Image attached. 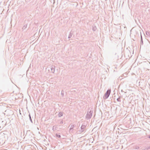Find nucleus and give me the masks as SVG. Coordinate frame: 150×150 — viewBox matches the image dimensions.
Listing matches in <instances>:
<instances>
[{
	"mask_svg": "<svg viewBox=\"0 0 150 150\" xmlns=\"http://www.w3.org/2000/svg\"><path fill=\"white\" fill-rule=\"evenodd\" d=\"M148 138H149L150 139V135L148 136Z\"/></svg>",
	"mask_w": 150,
	"mask_h": 150,
	"instance_id": "412c9836",
	"label": "nucleus"
},
{
	"mask_svg": "<svg viewBox=\"0 0 150 150\" xmlns=\"http://www.w3.org/2000/svg\"><path fill=\"white\" fill-rule=\"evenodd\" d=\"M29 119H30V121L32 123H33V121H32V119H31V116H30V114H29Z\"/></svg>",
	"mask_w": 150,
	"mask_h": 150,
	"instance_id": "ddd939ff",
	"label": "nucleus"
},
{
	"mask_svg": "<svg viewBox=\"0 0 150 150\" xmlns=\"http://www.w3.org/2000/svg\"><path fill=\"white\" fill-rule=\"evenodd\" d=\"M73 32L71 30L68 36V38H71L73 34Z\"/></svg>",
	"mask_w": 150,
	"mask_h": 150,
	"instance_id": "423d86ee",
	"label": "nucleus"
},
{
	"mask_svg": "<svg viewBox=\"0 0 150 150\" xmlns=\"http://www.w3.org/2000/svg\"><path fill=\"white\" fill-rule=\"evenodd\" d=\"M111 92V90L110 89H108L107 92L105 94V95L103 97L104 99H107L109 96Z\"/></svg>",
	"mask_w": 150,
	"mask_h": 150,
	"instance_id": "f03ea898",
	"label": "nucleus"
},
{
	"mask_svg": "<svg viewBox=\"0 0 150 150\" xmlns=\"http://www.w3.org/2000/svg\"><path fill=\"white\" fill-rule=\"evenodd\" d=\"M122 57H121L120 58V59H121V58H122Z\"/></svg>",
	"mask_w": 150,
	"mask_h": 150,
	"instance_id": "cd10ccee",
	"label": "nucleus"
},
{
	"mask_svg": "<svg viewBox=\"0 0 150 150\" xmlns=\"http://www.w3.org/2000/svg\"><path fill=\"white\" fill-rule=\"evenodd\" d=\"M55 67L54 65H52L51 66V72L52 73H54L55 70Z\"/></svg>",
	"mask_w": 150,
	"mask_h": 150,
	"instance_id": "39448f33",
	"label": "nucleus"
},
{
	"mask_svg": "<svg viewBox=\"0 0 150 150\" xmlns=\"http://www.w3.org/2000/svg\"><path fill=\"white\" fill-rule=\"evenodd\" d=\"M63 120H62V121L60 122L59 123L60 124H62L63 123Z\"/></svg>",
	"mask_w": 150,
	"mask_h": 150,
	"instance_id": "6ab92c4d",
	"label": "nucleus"
},
{
	"mask_svg": "<svg viewBox=\"0 0 150 150\" xmlns=\"http://www.w3.org/2000/svg\"><path fill=\"white\" fill-rule=\"evenodd\" d=\"M63 115V112H59L58 115V116L59 117H61Z\"/></svg>",
	"mask_w": 150,
	"mask_h": 150,
	"instance_id": "1a4fd4ad",
	"label": "nucleus"
},
{
	"mask_svg": "<svg viewBox=\"0 0 150 150\" xmlns=\"http://www.w3.org/2000/svg\"><path fill=\"white\" fill-rule=\"evenodd\" d=\"M96 27L95 25H93L92 27V30L93 31H95L96 30Z\"/></svg>",
	"mask_w": 150,
	"mask_h": 150,
	"instance_id": "6e6552de",
	"label": "nucleus"
},
{
	"mask_svg": "<svg viewBox=\"0 0 150 150\" xmlns=\"http://www.w3.org/2000/svg\"><path fill=\"white\" fill-rule=\"evenodd\" d=\"M139 146L137 145H136L134 147V149H139Z\"/></svg>",
	"mask_w": 150,
	"mask_h": 150,
	"instance_id": "f8f14e48",
	"label": "nucleus"
},
{
	"mask_svg": "<svg viewBox=\"0 0 150 150\" xmlns=\"http://www.w3.org/2000/svg\"><path fill=\"white\" fill-rule=\"evenodd\" d=\"M5 112H9V114H8L7 115V116H10L11 115H13V111L12 110H6V111Z\"/></svg>",
	"mask_w": 150,
	"mask_h": 150,
	"instance_id": "20e7f679",
	"label": "nucleus"
},
{
	"mask_svg": "<svg viewBox=\"0 0 150 150\" xmlns=\"http://www.w3.org/2000/svg\"><path fill=\"white\" fill-rule=\"evenodd\" d=\"M117 100L118 102H121L120 97H119L117 99Z\"/></svg>",
	"mask_w": 150,
	"mask_h": 150,
	"instance_id": "2eb2a0df",
	"label": "nucleus"
},
{
	"mask_svg": "<svg viewBox=\"0 0 150 150\" xmlns=\"http://www.w3.org/2000/svg\"><path fill=\"white\" fill-rule=\"evenodd\" d=\"M143 40L142 37V35H141V40Z\"/></svg>",
	"mask_w": 150,
	"mask_h": 150,
	"instance_id": "aec40b11",
	"label": "nucleus"
},
{
	"mask_svg": "<svg viewBox=\"0 0 150 150\" xmlns=\"http://www.w3.org/2000/svg\"><path fill=\"white\" fill-rule=\"evenodd\" d=\"M89 110H88L86 116V119L87 120L90 119L92 116L93 111H91V110L90 111H89Z\"/></svg>",
	"mask_w": 150,
	"mask_h": 150,
	"instance_id": "f257e3e1",
	"label": "nucleus"
},
{
	"mask_svg": "<svg viewBox=\"0 0 150 150\" xmlns=\"http://www.w3.org/2000/svg\"><path fill=\"white\" fill-rule=\"evenodd\" d=\"M86 126L83 124L81 127V129L77 131L78 133H81L86 130Z\"/></svg>",
	"mask_w": 150,
	"mask_h": 150,
	"instance_id": "7ed1b4c3",
	"label": "nucleus"
},
{
	"mask_svg": "<svg viewBox=\"0 0 150 150\" xmlns=\"http://www.w3.org/2000/svg\"><path fill=\"white\" fill-rule=\"evenodd\" d=\"M57 129V126H54L53 127L52 130L53 131H54L56 130Z\"/></svg>",
	"mask_w": 150,
	"mask_h": 150,
	"instance_id": "9b49d317",
	"label": "nucleus"
},
{
	"mask_svg": "<svg viewBox=\"0 0 150 150\" xmlns=\"http://www.w3.org/2000/svg\"><path fill=\"white\" fill-rule=\"evenodd\" d=\"M138 57H137V59Z\"/></svg>",
	"mask_w": 150,
	"mask_h": 150,
	"instance_id": "a878e982",
	"label": "nucleus"
},
{
	"mask_svg": "<svg viewBox=\"0 0 150 150\" xmlns=\"http://www.w3.org/2000/svg\"><path fill=\"white\" fill-rule=\"evenodd\" d=\"M27 27V24L24 25L22 28V29L23 30V31L24 30H25L26 29V28Z\"/></svg>",
	"mask_w": 150,
	"mask_h": 150,
	"instance_id": "9d476101",
	"label": "nucleus"
},
{
	"mask_svg": "<svg viewBox=\"0 0 150 150\" xmlns=\"http://www.w3.org/2000/svg\"><path fill=\"white\" fill-rule=\"evenodd\" d=\"M75 126L74 125H71L70 128L69 129L70 132L71 131V132H72L73 131V128Z\"/></svg>",
	"mask_w": 150,
	"mask_h": 150,
	"instance_id": "0eeeda50",
	"label": "nucleus"
},
{
	"mask_svg": "<svg viewBox=\"0 0 150 150\" xmlns=\"http://www.w3.org/2000/svg\"><path fill=\"white\" fill-rule=\"evenodd\" d=\"M143 58H144V57H143Z\"/></svg>",
	"mask_w": 150,
	"mask_h": 150,
	"instance_id": "393cba45",
	"label": "nucleus"
},
{
	"mask_svg": "<svg viewBox=\"0 0 150 150\" xmlns=\"http://www.w3.org/2000/svg\"><path fill=\"white\" fill-rule=\"evenodd\" d=\"M140 42H141V45H143V40H141Z\"/></svg>",
	"mask_w": 150,
	"mask_h": 150,
	"instance_id": "a211bd4d",
	"label": "nucleus"
},
{
	"mask_svg": "<svg viewBox=\"0 0 150 150\" xmlns=\"http://www.w3.org/2000/svg\"><path fill=\"white\" fill-rule=\"evenodd\" d=\"M124 56H126V54H125V53L124 54Z\"/></svg>",
	"mask_w": 150,
	"mask_h": 150,
	"instance_id": "5701e85b",
	"label": "nucleus"
},
{
	"mask_svg": "<svg viewBox=\"0 0 150 150\" xmlns=\"http://www.w3.org/2000/svg\"><path fill=\"white\" fill-rule=\"evenodd\" d=\"M128 52L130 54V52L129 51H128Z\"/></svg>",
	"mask_w": 150,
	"mask_h": 150,
	"instance_id": "4be33fe9",
	"label": "nucleus"
},
{
	"mask_svg": "<svg viewBox=\"0 0 150 150\" xmlns=\"http://www.w3.org/2000/svg\"><path fill=\"white\" fill-rule=\"evenodd\" d=\"M150 149V145H149L148 146H147L146 147H145V149H143L144 150H145V149Z\"/></svg>",
	"mask_w": 150,
	"mask_h": 150,
	"instance_id": "dca6fc26",
	"label": "nucleus"
},
{
	"mask_svg": "<svg viewBox=\"0 0 150 150\" xmlns=\"http://www.w3.org/2000/svg\"><path fill=\"white\" fill-rule=\"evenodd\" d=\"M146 34L147 36H149L150 35L148 31H146Z\"/></svg>",
	"mask_w": 150,
	"mask_h": 150,
	"instance_id": "f3484780",
	"label": "nucleus"
},
{
	"mask_svg": "<svg viewBox=\"0 0 150 150\" xmlns=\"http://www.w3.org/2000/svg\"><path fill=\"white\" fill-rule=\"evenodd\" d=\"M127 56L129 57V55H127Z\"/></svg>",
	"mask_w": 150,
	"mask_h": 150,
	"instance_id": "b1692460",
	"label": "nucleus"
},
{
	"mask_svg": "<svg viewBox=\"0 0 150 150\" xmlns=\"http://www.w3.org/2000/svg\"><path fill=\"white\" fill-rule=\"evenodd\" d=\"M144 60H146L147 61L146 59H145Z\"/></svg>",
	"mask_w": 150,
	"mask_h": 150,
	"instance_id": "bb28decb",
	"label": "nucleus"
},
{
	"mask_svg": "<svg viewBox=\"0 0 150 150\" xmlns=\"http://www.w3.org/2000/svg\"><path fill=\"white\" fill-rule=\"evenodd\" d=\"M56 136L57 137H58V138H60L61 137V136L59 134H56Z\"/></svg>",
	"mask_w": 150,
	"mask_h": 150,
	"instance_id": "4468645a",
	"label": "nucleus"
}]
</instances>
